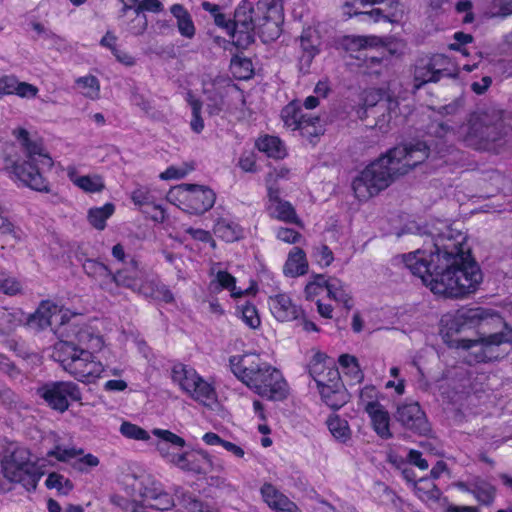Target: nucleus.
Segmentation results:
<instances>
[{"instance_id":"f257e3e1","label":"nucleus","mask_w":512,"mask_h":512,"mask_svg":"<svg viewBox=\"0 0 512 512\" xmlns=\"http://www.w3.org/2000/svg\"><path fill=\"white\" fill-rule=\"evenodd\" d=\"M428 157L424 143L400 145L366 166L352 181L359 201H367L385 190L397 177L403 176Z\"/></svg>"},{"instance_id":"f03ea898","label":"nucleus","mask_w":512,"mask_h":512,"mask_svg":"<svg viewBox=\"0 0 512 512\" xmlns=\"http://www.w3.org/2000/svg\"><path fill=\"white\" fill-rule=\"evenodd\" d=\"M72 335L76 343L72 340L57 342L52 357L78 381L94 383L105 370L95 356L103 349L104 340L88 326L73 329Z\"/></svg>"},{"instance_id":"7ed1b4c3","label":"nucleus","mask_w":512,"mask_h":512,"mask_svg":"<svg viewBox=\"0 0 512 512\" xmlns=\"http://www.w3.org/2000/svg\"><path fill=\"white\" fill-rule=\"evenodd\" d=\"M459 133L468 146L496 154L512 142L510 119L504 110L496 107L472 112Z\"/></svg>"},{"instance_id":"20e7f679","label":"nucleus","mask_w":512,"mask_h":512,"mask_svg":"<svg viewBox=\"0 0 512 512\" xmlns=\"http://www.w3.org/2000/svg\"><path fill=\"white\" fill-rule=\"evenodd\" d=\"M233 375L249 389L270 400H283L289 387L282 373L259 354L244 352L229 357Z\"/></svg>"},{"instance_id":"39448f33","label":"nucleus","mask_w":512,"mask_h":512,"mask_svg":"<svg viewBox=\"0 0 512 512\" xmlns=\"http://www.w3.org/2000/svg\"><path fill=\"white\" fill-rule=\"evenodd\" d=\"M450 298H463L477 290L482 273L471 256L467 236L450 228Z\"/></svg>"},{"instance_id":"423d86ee","label":"nucleus","mask_w":512,"mask_h":512,"mask_svg":"<svg viewBox=\"0 0 512 512\" xmlns=\"http://www.w3.org/2000/svg\"><path fill=\"white\" fill-rule=\"evenodd\" d=\"M434 251L429 255L426 251L416 250L403 255V262L410 272L419 277L433 294L447 297L448 292V251L445 247V237H439L434 242Z\"/></svg>"},{"instance_id":"0eeeda50","label":"nucleus","mask_w":512,"mask_h":512,"mask_svg":"<svg viewBox=\"0 0 512 512\" xmlns=\"http://www.w3.org/2000/svg\"><path fill=\"white\" fill-rule=\"evenodd\" d=\"M44 467L41 459H33L31 450L26 446L15 441L3 442L0 468L7 481L21 484L28 491L34 490L44 475Z\"/></svg>"},{"instance_id":"6e6552de","label":"nucleus","mask_w":512,"mask_h":512,"mask_svg":"<svg viewBox=\"0 0 512 512\" xmlns=\"http://www.w3.org/2000/svg\"><path fill=\"white\" fill-rule=\"evenodd\" d=\"M512 342V331L488 333L483 331L478 339L450 340V347L470 351L469 364L495 361L503 358L507 350L503 347Z\"/></svg>"},{"instance_id":"1a4fd4ad","label":"nucleus","mask_w":512,"mask_h":512,"mask_svg":"<svg viewBox=\"0 0 512 512\" xmlns=\"http://www.w3.org/2000/svg\"><path fill=\"white\" fill-rule=\"evenodd\" d=\"M167 200L191 215H203L215 204L216 193L208 186L180 184L171 188Z\"/></svg>"},{"instance_id":"9d476101","label":"nucleus","mask_w":512,"mask_h":512,"mask_svg":"<svg viewBox=\"0 0 512 512\" xmlns=\"http://www.w3.org/2000/svg\"><path fill=\"white\" fill-rule=\"evenodd\" d=\"M475 327H491L492 329L506 327V323L499 313L484 307H462L456 311L450 321V330L456 332Z\"/></svg>"},{"instance_id":"9b49d317","label":"nucleus","mask_w":512,"mask_h":512,"mask_svg":"<svg viewBox=\"0 0 512 512\" xmlns=\"http://www.w3.org/2000/svg\"><path fill=\"white\" fill-rule=\"evenodd\" d=\"M133 492L131 497L136 500L137 497L147 501L154 509L165 511L174 506L172 496L165 492L162 485L151 476L133 478L130 484Z\"/></svg>"},{"instance_id":"f8f14e48","label":"nucleus","mask_w":512,"mask_h":512,"mask_svg":"<svg viewBox=\"0 0 512 512\" xmlns=\"http://www.w3.org/2000/svg\"><path fill=\"white\" fill-rule=\"evenodd\" d=\"M281 118L286 128L292 131L299 130L304 137H316L323 132L320 118L303 114L302 109L295 102H291L283 108Z\"/></svg>"},{"instance_id":"ddd939ff","label":"nucleus","mask_w":512,"mask_h":512,"mask_svg":"<svg viewBox=\"0 0 512 512\" xmlns=\"http://www.w3.org/2000/svg\"><path fill=\"white\" fill-rule=\"evenodd\" d=\"M45 169L38 157L30 159L26 155V159L18 160L10 167L9 173L11 178L21 182L24 186L39 192H48V182L41 173V170Z\"/></svg>"},{"instance_id":"4468645a","label":"nucleus","mask_w":512,"mask_h":512,"mask_svg":"<svg viewBox=\"0 0 512 512\" xmlns=\"http://www.w3.org/2000/svg\"><path fill=\"white\" fill-rule=\"evenodd\" d=\"M38 394L53 409L64 412L70 401L81 400V392L73 382H54L38 389Z\"/></svg>"},{"instance_id":"2eb2a0df","label":"nucleus","mask_w":512,"mask_h":512,"mask_svg":"<svg viewBox=\"0 0 512 512\" xmlns=\"http://www.w3.org/2000/svg\"><path fill=\"white\" fill-rule=\"evenodd\" d=\"M72 316H75L69 309L58 305L54 301H42L37 310L29 315L27 324L36 330H42L53 324L64 325Z\"/></svg>"},{"instance_id":"dca6fc26","label":"nucleus","mask_w":512,"mask_h":512,"mask_svg":"<svg viewBox=\"0 0 512 512\" xmlns=\"http://www.w3.org/2000/svg\"><path fill=\"white\" fill-rule=\"evenodd\" d=\"M252 12V5L248 1H242L235 10L230 37L237 47L245 48L254 40Z\"/></svg>"},{"instance_id":"f3484780","label":"nucleus","mask_w":512,"mask_h":512,"mask_svg":"<svg viewBox=\"0 0 512 512\" xmlns=\"http://www.w3.org/2000/svg\"><path fill=\"white\" fill-rule=\"evenodd\" d=\"M152 433L158 438L154 445L159 455L170 464L180 463L186 441L166 429L155 428Z\"/></svg>"},{"instance_id":"a211bd4d","label":"nucleus","mask_w":512,"mask_h":512,"mask_svg":"<svg viewBox=\"0 0 512 512\" xmlns=\"http://www.w3.org/2000/svg\"><path fill=\"white\" fill-rule=\"evenodd\" d=\"M447 63V57L443 54H435L431 57L426 56L420 58L415 65V86L419 88L428 82L439 81L444 75Z\"/></svg>"},{"instance_id":"6ab92c4d","label":"nucleus","mask_w":512,"mask_h":512,"mask_svg":"<svg viewBox=\"0 0 512 512\" xmlns=\"http://www.w3.org/2000/svg\"><path fill=\"white\" fill-rule=\"evenodd\" d=\"M268 306L273 317L279 322H290L298 319L302 309L287 293H277L268 298Z\"/></svg>"},{"instance_id":"aec40b11","label":"nucleus","mask_w":512,"mask_h":512,"mask_svg":"<svg viewBox=\"0 0 512 512\" xmlns=\"http://www.w3.org/2000/svg\"><path fill=\"white\" fill-rule=\"evenodd\" d=\"M235 89L229 79L218 77L203 84V92L206 95L207 108L210 114H218L224 107V98Z\"/></svg>"},{"instance_id":"412c9836","label":"nucleus","mask_w":512,"mask_h":512,"mask_svg":"<svg viewBox=\"0 0 512 512\" xmlns=\"http://www.w3.org/2000/svg\"><path fill=\"white\" fill-rule=\"evenodd\" d=\"M397 420L405 426L419 434H427L430 430L426 416L418 403H405L398 407L396 413Z\"/></svg>"},{"instance_id":"4be33fe9","label":"nucleus","mask_w":512,"mask_h":512,"mask_svg":"<svg viewBox=\"0 0 512 512\" xmlns=\"http://www.w3.org/2000/svg\"><path fill=\"white\" fill-rule=\"evenodd\" d=\"M316 386L322 402L331 409L338 410L349 400V394L340 376L333 381H323Z\"/></svg>"},{"instance_id":"5701e85b","label":"nucleus","mask_w":512,"mask_h":512,"mask_svg":"<svg viewBox=\"0 0 512 512\" xmlns=\"http://www.w3.org/2000/svg\"><path fill=\"white\" fill-rule=\"evenodd\" d=\"M64 171L71 183L85 193H101L106 188L104 177L100 174L80 175L79 166L75 164L68 165Z\"/></svg>"},{"instance_id":"b1692460","label":"nucleus","mask_w":512,"mask_h":512,"mask_svg":"<svg viewBox=\"0 0 512 512\" xmlns=\"http://www.w3.org/2000/svg\"><path fill=\"white\" fill-rule=\"evenodd\" d=\"M267 211L269 215L279 221L301 225L292 204L279 196L278 189H270L268 192Z\"/></svg>"},{"instance_id":"393cba45","label":"nucleus","mask_w":512,"mask_h":512,"mask_svg":"<svg viewBox=\"0 0 512 512\" xmlns=\"http://www.w3.org/2000/svg\"><path fill=\"white\" fill-rule=\"evenodd\" d=\"M212 273L214 277L209 283V289L214 293L227 290L232 298L238 299L254 292L252 287L247 289L237 287L236 278L225 270L212 269Z\"/></svg>"},{"instance_id":"a878e982","label":"nucleus","mask_w":512,"mask_h":512,"mask_svg":"<svg viewBox=\"0 0 512 512\" xmlns=\"http://www.w3.org/2000/svg\"><path fill=\"white\" fill-rule=\"evenodd\" d=\"M309 374L316 385L323 381H330L340 376L333 361L323 353H316L309 363Z\"/></svg>"},{"instance_id":"bb28decb","label":"nucleus","mask_w":512,"mask_h":512,"mask_svg":"<svg viewBox=\"0 0 512 512\" xmlns=\"http://www.w3.org/2000/svg\"><path fill=\"white\" fill-rule=\"evenodd\" d=\"M184 394L207 407H212L217 402V393L213 383L203 378L200 374L198 379L192 382Z\"/></svg>"},{"instance_id":"cd10ccee","label":"nucleus","mask_w":512,"mask_h":512,"mask_svg":"<svg viewBox=\"0 0 512 512\" xmlns=\"http://www.w3.org/2000/svg\"><path fill=\"white\" fill-rule=\"evenodd\" d=\"M175 466L185 471L206 474L212 469V457L202 449L194 452H184L180 463Z\"/></svg>"},{"instance_id":"c85d7f7f","label":"nucleus","mask_w":512,"mask_h":512,"mask_svg":"<svg viewBox=\"0 0 512 512\" xmlns=\"http://www.w3.org/2000/svg\"><path fill=\"white\" fill-rule=\"evenodd\" d=\"M261 495L264 502L276 512H301L295 503L270 483H265L261 487Z\"/></svg>"},{"instance_id":"c756f323","label":"nucleus","mask_w":512,"mask_h":512,"mask_svg":"<svg viewBox=\"0 0 512 512\" xmlns=\"http://www.w3.org/2000/svg\"><path fill=\"white\" fill-rule=\"evenodd\" d=\"M13 135L25 148L26 154L30 159H36V157H38L43 168H52V158L44 152L40 144L30 140L29 133L26 129L17 128L13 131Z\"/></svg>"},{"instance_id":"7c9ffc66","label":"nucleus","mask_w":512,"mask_h":512,"mask_svg":"<svg viewBox=\"0 0 512 512\" xmlns=\"http://www.w3.org/2000/svg\"><path fill=\"white\" fill-rule=\"evenodd\" d=\"M214 234L225 242L232 243L243 238L244 230L230 216H219L213 226Z\"/></svg>"},{"instance_id":"2f4dec72","label":"nucleus","mask_w":512,"mask_h":512,"mask_svg":"<svg viewBox=\"0 0 512 512\" xmlns=\"http://www.w3.org/2000/svg\"><path fill=\"white\" fill-rule=\"evenodd\" d=\"M373 426L374 431L383 439H388L392 436L390 432V418L388 412L379 402H369L365 410Z\"/></svg>"},{"instance_id":"473e14b6","label":"nucleus","mask_w":512,"mask_h":512,"mask_svg":"<svg viewBox=\"0 0 512 512\" xmlns=\"http://www.w3.org/2000/svg\"><path fill=\"white\" fill-rule=\"evenodd\" d=\"M384 0H350L343 6V13L349 17L361 15L364 17L363 21L378 22L386 17L381 13L380 9H372L371 11H362L368 5H375L383 2Z\"/></svg>"},{"instance_id":"72a5a7b5","label":"nucleus","mask_w":512,"mask_h":512,"mask_svg":"<svg viewBox=\"0 0 512 512\" xmlns=\"http://www.w3.org/2000/svg\"><path fill=\"white\" fill-rule=\"evenodd\" d=\"M319 37L315 30L309 28L303 31L300 37L302 56L300 63L302 67L308 68L313 58L319 53Z\"/></svg>"},{"instance_id":"f704fd0d","label":"nucleus","mask_w":512,"mask_h":512,"mask_svg":"<svg viewBox=\"0 0 512 512\" xmlns=\"http://www.w3.org/2000/svg\"><path fill=\"white\" fill-rule=\"evenodd\" d=\"M79 454H81V448L55 442L54 446L47 451L46 456L41 458V463L44 464L45 461H48L53 465L52 459H54L56 462L66 463L72 466L75 457Z\"/></svg>"},{"instance_id":"c9c22d12","label":"nucleus","mask_w":512,"mask_h":512,"mask_svg":"<svg viewBox=\"0 0 512 512\" xmlns=\"http://www.w3.org/2000/svg\"><path fill=\"white\" fill-rule=\"evenodd\" d=\"M308 271V261L305 252L294 247L289 253L283 267V273L288 277H298L306 274Z\"/></svg>"},{"instance_id":"e433bc0d","label":"nucleus","mask_w":512,"mask_h":512,"mask_svg":"<svg viewBox=\"0 0 512 512\" xmlns=\"http://www.w3.org/2000/svg\"><path fill=\"white\" fill-rule=\"evenodd\" d=\"M199 373L192 366L177 363L172 367V382L184 393L195 379H198Z\"/></svg>"},{"instance_id":"4c0bfd02","label":"nucleus","mask_w":512,"mask_h":512,"mask_svg":"<svg viewBox=\"0 0 512 512\" xmlns=\"http://www.w3.org/2000/svg\"><path fill=\"white\" fill-rule=\"evenodd\" d=\"M326 425L335 441L346 444L351 440L352 430L346 419L337 414H331L326 420Z\"/></svg>"},{"instance_id":"58836bf2","label":"nucleus","mask_w":512,"mask_h":512,"mask_svg":"<svg viewBox=\"0 0 512 512\" xmlns=\"http://www.w3.org/2000/svg\"><path fill=\"white\" fill-rule=\"evenodd\" d=\"M170 12L176 18L179 33L185 38H193L196 28L189 12L180 4H174Z\"/></svg>"},{"instance_id":"ea45409f","label":"nucleus","mask_w":512,"mask_h":512,"mask_svg":"<svg viewBox=\"0 0 512 512\" xmlns=\"http://www.w3.org/2000/svg\"><path fill=\"white\" fill-rule=\"evenodd\" d=\"M143 273L138 269L135 261H131L130 268L119 270L113 276V282L133 290L140 289Z\"/></svg>"},{"instance_id":"a19ab883","label":"nucleus","mask_w":512,"mask_h":512,"mask_svg":"<svg viewBox=\"0 0 512 512\" xmlns=\"http://www.w3.org/2000/svg\"><path fill=\"white\" fill-rule=\"evenodd\" d=\"M471 493L480 504L490 506L495 500L496 488L482 478L477 477L471 483Z\"/></svg>"},{"instance_id":"79ce46f5","label":"nucleus","mask_w":512,"mask_h":512,"mask_svg":"<svg viewBox=\"0 0 512 512\" xmlns=\"http://www.w3.org/2000/svg\"><path fill=\"white\" fill-rule=\"evenodd\" d=\"M131 200L139 207L151 206L159 210L160 218L164 219V211L161 206L157 203V197L155 196V190L150 187L140 186L132 191Z\"/></svg>"},{"instance_id":"37998d69","label":"nucleus","mask_w":512,"mask_h":512,"mask_svg":"<svg viewBox=\"0 0 512 512\" xmlns=\"http://www.w3.org/2000/svg\"><path fill=\"white\" fill-rule=\"evenodd\" d=\"M256 146L259 151L264 152L269 157L281 159L286 155V149L282 141L276 136L266 135L260 137L256 142Z\"/></svg>"},{"instance_id":"c03bdc74","label":"nucleus","mask_w":512,"mask_h":512,"mask_svg":"<svg viewBox=\"0 0 512 512\" xmlns=\"http://www.w3.org/2000/svg\"><path fill=\"white\" fill-rule=\"evenodd\" d=\"M327 295L335 302L350 309L352 306L350 292L346 285L336 278L328 279Z\"/></svg>"},{"instance_id":"a18cd8bd","label":"nucleus","mask_w":512,"mask_h":512,"mask_svg":"<svg viewBox=\"0 0 512 512\" xmlns=\"http://www.w3.org/2000/svg\"><path fill=\"white\" fill-rule=\"evenodd\" d=\"M115 206L112 203H106L102 207H93L88 210L87 219L91 226L97 230H103L106 227V221L114 214Z\"/></svg>"},{"instance_id":"49530a36","label":"nucleus","mask_w":512,"mask_h":512,"mask_svg":"<svg viewBox=\"0 0 512 512\" xmlns=\"http://www.w3.org/2000/svg\"><path fill=\"white\" fill-rule=\"evenodd\" d=\"M78 91L86 98L97 100L100 97V82L93 75H85L75 80Z\"/></svg>"},{"instance_id":"de8ad7c7","label":"nucleus","mask_w":512,"mask_h":512,"mask_svg":"<svg viewBox=\"0 0 512 512\" xmlns=\"http://www.w3.org/2000/svg\"><path fill=\"white\" fill-rule=\"evenodd\" d=\"M416 495L423 501H436L440 498L441 492L432 479L422 478L414 483Z\"/></svg>"},{"instance_id":"09e8293b","label":"nucleus","mask_w":512,"mask_h":512,"mask_svg":"<svg viewBox=\"0 0 512 512\" xmlns=\"http://www.w3.org/2000/svg\"><path fill=\"white\" fill-rule=\"evenodd\" d=\"M339 365L343 373L351 378L354 383H359L363 379V373L355 356L343 354L339 357Z\"/></svg>"},{"instance_id":"8fccbe9b","label":"nucleus","mask_w":512,"mask_h":512,"mask_svg":"<svg viewBox=\"0 0 512 512\" xmlns=\"http://www.w3.org/2000/svg\"><path fill=\"white\" fill-rule=\"evenodd\" d=\"M84 268L87 273L96 279H101V285H106L109 282H113L114 274L108 269V267L100 262L87 261L84 264Z\"/></svg>"},{"instance_id":"3c124183","label":"nucleus","mask_w":512,"mask_h":512,"mask_svg":"<svg viewBox=\"0 0 512 512\" xmlns=\"http://www.w3.org/2000/svg\"><path fill=\"white\" fill-rule=\"evenodd\" d=\"M328 279L324 275H314L305 286L304 293L307 300H313L323 291L327 292Z\"/></svg>"},{"instance_id":"603ef678","label":"nucleus","mask_w":512,"mask_h":512,"mask_svg":"<svg viewBox=\"0 0 512 512\" xmlns=\"http://www.w3.org/2000/svg\"><path fill=\"white\" fill-rule=\"evenodd\" d=\"M119 432L123 437L131 440L148 441L150 439V435L145 429L129 421L121 423Z\"/></svg>"},{"instance_id":"864d4df0","label":"nucleus","mask_w":512,"mask_h":512,"mask_svg":"<svg viewBox=\"0 0 512 512\" xmlns=\"http://www.w3.org/2000/svg\"><path fill=\"white\" fill-rule=\"evenodd\" d=\"M100 461L99 458L91 453H84V450L81 449V454L75 457L73 461L72 468L81 473H88L91 469L97 467Z\"/></svg>"},{"instance_id":"5fc2aeb1","label":"nucleus","mask_w":512,"mask_h":512,"mask_svg":"<svg viewBox=\"0 0 512 512\" xmlns=\"http://www.w3.org/2000/svg\"><path fill=\"white\" fill-rule=\"evenodd\" d=\"M45 484L47 488L56 489L64 495H67L73 489L72 482L68 478L56 472L48 475Z\"/></svg>"},{"instance_id":"6e6d98bb","label":"nucleus","mask_w":512,"mask_h":512,"mask_svg":"<svg viewBox=\"0 0 512 512\" xmlns=\"http://www.w3.org/2000/svg\"><path fill=\"white\" fill-rule=\"evenodd\" d=\"M0 292L14 296L22 292V285L15 277L0 269Z\"/></svg>"},{"instance_id":"4d7b16f0","label":"nucleus","mask_w":512,"mask_h":512,"mask_svg":"<svg viewBox=\"0 0 512 512\" xmlns=\"http://www.w3.org/2000/svg\"><path fill=\"white\" fill-rule=\"evenodd\" d=\"M187 102L192 109L191 128L194 132L200 133L204 129V122L200 116L201 102L192 93H187Z\"/></svg>"},{"instance_id":"13d9d810","label":"nucleus","mask_w":512,"mask_h":512,"mask_svg":"<svg viewBox=\"0 0 512 512\" xmlns=\"http://www.w3.org/2000/svg\"><path fill=\"white\" fill-rule=\"evenodd\" d=\"M232 74L238 79H249L252 76V63L248 59L234 58L230 65Z\"/></svg>"},{"instance_id":"bf43d9fd","label":"nucleus","mask_w":512,"mask_h":512,"mask_svg":"<svg viewBox=\"0 0 512 512\" xmlns=\"http://www.w3.org/2000/svg\"><path fill=\"white\" fill-rule=\"evenodd\" d=\"M290 175L291 171L284 166L275 167L273 170H271L265 179L268 192H270V189H278L276 187L278 181L288 180Z\"/></svg>"},{"instance_id":"052dcab7","label":"nucleus","mask_w":512,"mask_h":512,"mask_svg":"<svg viewBox=\"0 0 512 512\" xmlns=\"http://www.w3.org/2000/svg\"><path fill=\"white\" fill-rule=\"evenodd\" d=\"M242 321L252 329L260 326L261 320L258 311L254 305L245 304L240 309Z\"/></svg>"},{"instance_id":"680f3d73","label":"nucleus","mask_w":512,"mask_h":512,"mask_svg":"<svg viewBox=\"0 0 512 512\" xmlns=\"http://www.w3.org/2000/svg\"><path fill=\"white\" fill-rule=\"evenodd\" d=\"M39 89L33 84L19 81L16 78V84L14 85V94L20 98L33 99L38 95Z\"/></svg>"},{"instance_id":"e2e57ef3","label":"nucleus","mask_w":512,"mask_h":512,"mask_svg":"<svg viewBox=\"0 0 512 512\" xmlns=\"http://www.w3.org/2000/svg\"><path fill=\"white\" fill-rule=\"evenodd\" d=\"M192 170L193 167L187 164H184L180 167L170 166L165 171H163L159 177L162 180L181 179L184 178Z\"/></svg>"},{"instance_id":"0e129e2a","label":"nucleus","mask_w":512,"mask_h":512,"mask_svg":"<svg viewBox=\"0 0 512 512\" xmlns=\"http://www.w3.org/2000/svg\"><path fill=\"white\" fill-rule=\"evenodd\" d=\"M350 43L356 48L377 47L383 45V40L377 36H354Z\"/></svg>"},{"instance_id":"69168bd1","label":"nucleus","mask_w":512,"mask_h":512,"mask_svg":"<svg viewBox=\"0 0 512 512\" xmlns=\"http://www.w3.org/2000/svg\"><path fill=\"white\" fill-rule=\"evenodd\" d=\"M314 257L318 264L323 267L329 266L334 260L332 251L326 245L316 247L314 250Z\"/></svg>"},{"instance_id":"338daca9","label":"nucleus","mask_w":512,"mask_h":512,"mask_svg":"<svg viewBox=\"0 0 512 512\" xmlns=\"http://www.w3.org/2000/svg\"><path fill=\"white\" fill-rule=\"evenodd\" d=\"M276 237L282 242L294 244L299 242L301 234L291 228L280 227L276 231Z\"/></svg>"},{"instance_id":"774afa93","label":"nucleus","mask_w":512,"mask_h":512,"mask_svg":"<svg viewBox=\"0 0 512 512\" xmlns=\"http://www.w3.org/2000/svg\"><path fill=\"white\" fill-rule=\"evenodd\" d=\"M185 508L188 512H220L215 507H212L208 504L202 503L196 499L188 498L185 500Z\"/></svg>"}]
</instances>
